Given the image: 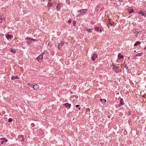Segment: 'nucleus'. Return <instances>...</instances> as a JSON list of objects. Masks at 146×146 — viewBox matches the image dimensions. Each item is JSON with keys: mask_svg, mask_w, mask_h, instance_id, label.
<instances>
[{"mask_svg": "<svg viewBox=\"0 0 146 146\" xmlns=\"http://www.w3.org/2000/svg\"><path fill=\"white\" fill-rule=\"evenodd\" d=\"M112 69L116 73H119L121 71V69L113 65Z\"/></svg>", "mask_w": 146, "mask_h": 146, "instance_id": "nucleus-1", "label": "nucleus"}, {"mask_svg": "<svg viewBox=\"0 0 146 146\" xmlns=\"http://www.w3.org/2000/svg\"><path fill=\"white\" fill-rule=\"evenodd\" d=\"M87 11V10L86 9L80 10V11H78V12L81 13L79 15V16H80L84 15L85 14V13Z\"/></svg>", "mask_w": 146, "mask_h": 146, "instance_id": "nucleus-2", "label": "nucleus"}, {"mask_svg": "<svg viewBox=\"0 0 146 146\" xmlns=\"http://www.w3.org/2000/svg\"><path fill=\"white\" fill-rule=\"evenodd\" d=\"M42 55V54H40L36 58V59L38 62H41L43 59Z\"/></svg>", "mask_w": 146, "mask_h": 146, "instance_id": "nucleus-3", "label": "nucleus"}, {"mask_svg": "<svg viewBox=\"0 0 146 146\" xmlns=\"http://www.w3.org/2000/svg\"><path fill=\"white\" fill-rule=\"evenodd\" d=\"M5 17L2 14H0V23H2L5 21Z\"/></svg>", "mask_w": 146, "mask_h": 146, "instance_id": "nucleus-4", "label": "nucleus"}, {"mask_svg": "<svg viewBox=\"0 0 146 146\" xmlns=\"http://www.w3.org/2000/svg\"><path fill=\"white\" fill-rule=\"evenodd\" d=\"M109 21H108V23L107 24V26H108V28H109V25H110V26H113L114 25V23L112 21H111L109 19H108Z\"/></svg>", "mask_w": 146, "mask_h": 146, "instance_id": "nucleus-5", "label": "nucleus"}, {"mask_svg": "<svg viewBox=\"0 0 146 146\" xmlns=\"http://www.w3.org/2000/svg\"><path fill=\"white\" fill-rule=\"evenodd\" d=\"M98 57V55L96 54H94L92 57V59L93 61L95 60L96 58Z\"/></svg>", "mask_w": 146, "mask_h": 146, "instance_id": "nucleus-6", "label": "nucleus"}, {"mask_svg": "<svg viewBox=\"0 0 146 146\" xmlns=\"http://www.w3.org/2000/svg\"><path fill=\"white\" fill-rule=\"evenodd\" d=\"M64 44V43L62 42H61L58 44V48L59 50H60L62 46H63Z\"/></svg>", "mask_w": 146, "mask_h": 146, "instance_id": "nucleus-7", "label": "nucleus"}, {"mask_svg": "<svg viewBox=\"0 0 146 146\" xmlns=\"http://www.w3.org/2000/svg\"><path fill=\"white\" fill-rule=\"evenodd\" d=\"M63 106H64L65 108H67L68 107L69 108H70L71 106V104L67 103H65L63 104Z\"/></svg>", "mask_w": 146, "mask_h": 146, "instance_id": "nucleus-8", "label": "nucleus"}, {"mask_svg": "<svg viewBox=\"0 0 146 146\" xmlns=\"http://www.w3.org/2000/svg\"><path fill=\"white\" fill-rule=\"evenodd\" d=\"M27 39H28L29 40H31L32 42H35L37 41V40L35 39H34L32 38H31L30 37H27L26 38V40H27Z\"/></svg>", "mask_w": 146, "mask_h": 146, "instance_id": "nucleus-9", "label": "nucleus"}, {"mask_svg": "<svg viewBox=\"0 0 146 146\" xmlns=\"http://www.w3.org/2000/svg\"><path fill=\"white\" fill-rule=\"evenodd\" d=\"M33 87L34 89L36 90L37 89L39 88V86L37 84H35L34 85Z\"/></svg>", "mask_w": 146, "mask_h": 146, "instance_id": "nucleus-10", "label": "nucleus"}, {"mask_svg": "<svg viewBox=\"0 0 146 146\" xmlns=\"http://www.w3.org/2000/svg\"><path fill=\"white\" fill-rule=\"evenodd\" d=\"M61 9V4H58V5L57 6V10L59 11Z\"/></svg>", "mask_w": 146, "mask_h": 146, "instance_id": "nucleus-11", "label": "nucleus"}, {"mask_svg": "<svg viewBox=\"0 0 146 146\" xmlns=\"http://www.w3.org/2000/svg\"><path fill=\"white\" fill-rule=\"evenodd\" d=\"M16 79H19L20 78H18V76H13L11 78V79L12 80H15Z\"/></svg>", "mask_w": 146, "mask_h": 146, "instance_id": "nucleus-12", "label": "nucleus"}, {"mask_svg": "<svg viewBox=\"0 0 146 146\" xmlns=\"http://www.w3.org/2000/svg\"><path fill=\"white\" fill-rule=\"evenodd\" d=\"M118 56V57L119 58V59H123V56L121 55V54H119Z\"/></svg>", "mask_w": 146, "mask_h": 146, "instance_id": "nucleus-13", "label": "nucleus"}, {"mask_svg": "<svg viewBox=\"0 0 146 146\" xmlns=\"http://www.w3.org/2000/svg\"><path fill=\"white\" fill-rule=\"evenodd\" d=\"M138 13L139 14H142V15L144 16V17L145 16V14L144 13H143V12L141 11H139L138 12Z\"/></svg>", "mask_w": 146, "mask_h": 146, "instance_id": "nucleus-14", "label": "nucleus"}, {"mask_svg": "<svg viewBox=\"0 0 146 146\" xmlns=\"http://www.w3.org/2000/svg\"><path fill=\"white\" fill-rule=\"evenodd\" d=\"M27 44H30L31 43H32V41L29 40L27 39Z\"/></svg>", "mask_w": 146, "mask_h": 146, "instance_id": "nucleus-15", "label": "nucleus"}, {"mask_svg": "<svg viewBox=\"0 0 146 146\" xmlns=\"http://www.w3.org/2000/svg\"><path fill=\"white\" fill-rule=\"evenodd\" d=\"M12 36L7 34L6 35V38L7 39H9L11 38Z\"/></svg>", "mask_w": 146, "mask_h": 146, "instance_id": "nucleus-16", "label": "nucleus"}, {"mask_svg": "<svg viewBox=\"0 0 146 146\" xmlns=\"http://www.w3.org/2000/svg\"><path fill=\"white\" fill-rule=\"evenodd\" d=\"M10 50L11 52H12L13 53H16V50L15 49L13 50V49L11 48Z\"/></svg>", "mask_w": 146, "mask_h": 146, "instance_id": "nucleus-17", "label": "nucleus"}, {"mask_svg": "<svg viewBox=\"0 0 146 146\" xmlns=\"http://www.w3.org/2000/svg\"><path fill=\"white\" fill-rule=\"evenodd\" d=\"M120 103L121 104V105H123L124 103L123 102V99L122 98H121L120 100Z\"/></svg>", "mask_w": 146, "mask_h": 146, "instance_id": "nucleus-18", "label": "nucleus"}, {"mask_svg": "<svg viewBox=\"0 0 146 146\" xmlns=\"http://www.w3.org/2000/svg\"><path fill=\"white\" fill-rule=\"evenodd\" d=\"M140 42L139 41H137L134 44V46H136L138 44H140Z\"/></svg>", "mask_w": 146, "mask_h": 146, "instance_id": "nucleus-19", "label": "nucleus"}, {"mask_svg": "<svg viewBox=\"0 0 146 146\" xmlns=\"http://www.w3.org/2000/svg\"><path fill=\"white\" fill-rule=\"evenodd\" d=\"M1 140L4 141L5 142H6L7 141V139H5V138H2L1 139Z\"/></svg>", "mask_w": 146, "mask_h": 146, "instance_id": "nucleus-20", "label": "nucleus"}, {"mask_svg": "<svg viewBox=\"0 0 146 146\" xmlns=\"http://www.w3.org/2000/svg\"><path fill=\"white\" fill-rule=\"evenodd\" d=\"M100 100L101 102L103 103H105L106 101V100L104 99H101Z\"/></svg>", "mask_w": 146, "mask_h": 146, "instance_id": "nucleus-21", "label": "nucleus"}, {"mask_svg": "<svg viewBox=\"0 0 146 146\" xmlns=\"http://www.w3.org/2000/svg\"><path fill=\"white\" fill-rule=\"evenodd\" d=\"M52 3H51L50 2H49L48 3V7H50L52 6Z\"/></svg>", "mask_w": 146, "mask_h": 146, "instance_id": "nucleus-22", "label": "nucleus"}, {"mask_svg": "<svg viewBox=\"0 0 146 146\" xmlns=\"http://www.w3.org/2000/svg\"><path fill=\"white\" fill-rule=\"evenodd\" d=\"M99 27H95V29L97 31H98L99 30Z\"/></svg>", "mask_w": 146, "mask_h": 146, "instance_id": "nucleus-23", "label": "nucleus"}, {"mask_svg": "<svg viewBox=\"0 0 146 146\" xmlns=\"http://www.w3.org/2000/svg\"><path fill=\"white\" fill-rule=\"evenodd\" d=\"M92 29H87V31L89 32H91L92 31Z\"/></svg>", "mask_w": 146, "mask_h": 146, "instance_id": "nucleus-24", "label": "nucleus"}, {"mask_svg": "<svg viewBox=\"0 0 146 146\" xmlns=\"http://www.w3.org/2000/svg\"><path fill=\"white\" fill-rule=\"evenodd\" d=\"M13 121V120L12 118H9L8 119V121L9 122H11Z\"/></svg>", "mask_w": 146, "mask_h": 146, "instance_id": "nucleus-25", "label": "nucleus"}, {"mask_svg": "<svg viewBox=\"0 0 146 146\" xmlns=\"http://www.w3.org/2000/svg\"><path fill=\"white\" fill-rule=\"evenodd\" d=\"M133 12V9H131V10L129 11V13H132Z\"/></svg>", "mask_w": 146, "mask_h": 146, "instance_id": "nucleus-26", "label": "nucleus"}, {"mask_svg": "<svg viewBox=\"0 0 146 146\" xmlns=\"http://www.w3.org/2000/svg\"><path fill=\"white\" fill-rule=\"evenodd\" d=\"M141 54L140 53H138L136 55V56H140L141 55Z\"/></svg>", "mask_w": 146, "mask_h": 146, "instance_id": "nucleus-27", "label": "nucleus"}, {"mask_svg": "<svg viewBox=\"0 0 146 146\" xmlns=\"http://www.w3.org/2000/svg\"><path fill=\"white\" fill-rule=\"evenodd\" d=\"M72 22L71 20V19H69L68 22V23H70Z\"/></svg>", "mask_w": 146, "mask_h": 146, "instance_id": "nucleus-28", "label": "nucleus"}, {"mask_svg": "<svg viewBox=\"0 0 146 146\" xmlns=\"http://www.w3.org/2000/svg\"><path fill=\"white\" fill-rule=\"evenodd\" d=\"M76 21H73V26H75V25L76 24Z\"/></svg>", "mask_w": 146, "mask_h": 146, "instance_id": "nucleus-29", "label": "nucleus"}, {"mask_svg": "<svg viewBox=\"0 0 146 146\" xmlns=\"http://www.w3.org/2000/svg\"><path fill=\"white\" fill-rule=\"evenodd\" d=\"M90 111V109L89 108H88L86 109V112L88 111Z\"/></svg>", "mask_w": 146, "mask_h": 146, "instance_id": "nucleus-30", "label": "nucleus"}, {"mask_svg": "<svg viewBox=\"0 0 146 146\" xmlns=\"http://www.w3.org/2000/svg\"><path fill=\"white\" fill-rule=\"evenodd\" d=\"M99 31H100V32L101 33L103 31V30L102 29H100L99 30Z\"/></svg>", "mask_w": 146, "mask_h": 146, "instance_id": "nucleus-31", "label": "nucleus"}, {"mask_svg": "<svg viewBox=\"0 0 146 146\" xmlns=\"http://www.w3.org/2000/svg\"><path fill=\"white\" fill-rule=\"evenodd\" d=\"M125 68L127 69H128V66H127V65H126L125 66Z\"/></svg>", "mask_w": 146, "mask_h": 146, "instance_id": "nucleus-32", "label": "nucleus"}, {"mask_svg": "<svg viewBox=\"0 0 146 146\" xmlns=\"http://www.w3.org/2000/svg\"><path fill=\"white\" fill-rule=\"evenodd\" d=\"M29 85H30V86L31 87H33L32 86H33V85L32 84H29Z\"/></svg>", "mask_w": 146, "mask_h": 146, "instance_id": "nucleus-33", "label": "nucleus"}, {"mask_svg": "<svg viewBox=\"0 0 146 146\" xmlns=\"http://www.w3.org/2000/svg\"><path fill=\"white\" fill-rule=\"evenodd\" d=\"M5 142L4 141H1V144H2L3 143Z\"/></svg>", "mask_w": 146, "mask_h": 146, "instance_id": "nucleus-34", "label": "nucleus"}, {"mask_svg": "<svg viewBox=\"0 0 146 146\" xmlns=\"http://www.w3.org/2000/svg\"><path fill=\"white\" fill-rule=\"evenodd\" d=\"M25 139L23 138L22 139H21V141H24Z\"/></svg>", "mask_w": 146, "mask_h": 146, "instance_id": "nucleus-35", "label": "nucleus"}, {"mask_svg": "<svg viewBox=\"0 0 146 146\" xmlns=\"http://www.w3.org/2000/svg\"><path fill=\"white\" fill-rule=\"evenodd\" d=\"M79 106V105H76V107H78Z\"/></svg>", "mask_w": 146, "mask_h": 146, "instance_id": "nucleus-36", "label": "nucleus"}, {"mask_svg": "<svg viewBox=\"0 0 146 146\" xmlns=\"http://www.w3.org/2000/svg\"><path fill=\"white\" fill-rule=\"evenodd\" d=\"M121 105H121V104L120 103L119 105V107H120Z\"/></svg>", "mask_w": 146, "mask_h": 146, "instance_id": "nucleus-37", "label": "nucleus"}, {"mask_svg": "<svg viewBox=\"0 0 146 146\" xmlns=\"http://www.w3.org/2000/svg\"><path fill=\"white\" fill-rule=\"evenodd\" d=\"M128 113L129 114V115H130L131 114V113H130V112L129 111L128 112Z\"/></svg>", "mask_w": 146, "mask_h": 146, "instance_id": "nucleus-38", "label": "nucleus"}, {"mask_svg": "<svg viewBox=\"0 0 146 146\" xmlns=\"http://www.w3.org/2000/svg\"><path fill=\"white\" fill-rule=\"evenodd\" d=\"M20 136H21V137H24V136L23 135H20Z\"/></svg>", "mask_w": 146, "mask_h": 146, "instance_id": "nucleus-39", "label": "nucleus"}, {"mask_svg": "<svg viewBox=\"0 0 146 146\" xmlns=\"http://www.w3.org/2000/svg\"><path fill=\"white\" fill-rule=\"evenodd\" d=\"M41 1V2H42V1L44 2V0H40Z\"/></svg>", "mask_w": 146, "mask_h": 146, "instance_id": "nucleus-40", "label": "nucleus"}, {"mask_svg": "<svg viewBox=\"0 0 146 146\" xmlns=\"http://www.w3.org/2000/svg\"><path fill=\"white\" fill-rule=\"evenodd\" d=\"M19 138H20L21 137V136H20V135H19Z\"/></svg>", "mask_w": 146, "mask_h": 146, "instance_id": "nucleus-41", "label": "nucleus"}, {"mask_svg": "<svg viewBox=\"0 0 146 146\" xmlns=\"http://www.w3.org/2000/svg\"><path fill=\"white\" fill-rule=\"evenodd\" d=\"M78 109L79 110H80V108H78Z\"/></svg>", "mask_w": 146, "mask_h": 146, "instance_id": "nucleus-42", "label": "nucleus"}, {"mask_svg": "<svg viewBox=\"0 0 146 146\" xmlns=\"http://www.w3.org/2000/svg\"><path fill=\"white\" fill-rule=\"evenodd\" d=\"M144 49H146V47H145Z\"/></svg>", "mask_w": 146, "mask_h": 146, "instance_id": "nucleus-43", "label": "nucleus"}, {"mask_svg": "<svg viewBox=\"0 0 146 146\" xmlns=\"http://www.w3.org/2000/svg\"><path fill=\"white\" fill-rule=\"evenodd\" d=\"M111 27L110 26V25H109V27Z\"/></svg>", "mask_w": 146, "mask_h": 146, "instance_id": "nucleus-44", "label": "nucleus"}]
</instances>
